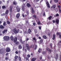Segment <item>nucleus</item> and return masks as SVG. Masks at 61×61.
<instances>
[{
  "label": "nucleus",
  "instance_id": "nucleus-42",
  "mask_svg": "<svg viewBox=\"0 0 61 61\" xmlns=\"http://www.w3.org/2000/svg\"><path fill=\"white\" fill-rule=\"evenodd\" d=\"M56 16H59V14H57L56 15Z\"/></svg>",
  "mask_w": 61,
  "mask_h": 61
},
{
  "label": "nucleus",
  "instance_id": "nucleus-60",
  "mask_svg": "<svg viewBox=\"0 0 61 61\" xmlns=\"http://www.w3.org/2000/svg\"><path fill=\"white\" fill-rule=\"evenodd\" d=\"M53 23H55V20H53Z\"/></svg>",
  "mask_w": 61,
  "mask_h": 61
},
{
  "label": "nucleus",
  "instance_id": "nucleus-18",
  "mask_svg": "<svg viewBox=\"0 0 61 61\" xmlns=\"http://www.w3.org/2000/svg\"><path fill=\"white\" fill-rule=\"evenodd\" d=\"M55 37H56V35H55L54 34L53 36V38H52V39H53V40H55Z\"/></svg>",
  "mask_w": 61,
  "mask_h": 61
},
{
  "label": "nucleus",
  "instance_id": "nucleus-32",
  "mask_svg": "<svg viewBox=\"0 0 61 61\" xmlns=\"http://www.w3.org/2000/svg\"><path fill=\"white\" fill-rule=\"evenodd\" d=\"M60 35V33H59V32H57V35Z\"/></svg>",
  "mask_w": 61,
  "mask_h": 61
},
{
  "label": "nucleus",
  "instance_id": "nucleus-5",
  "mask_svg": "<svg viewBox=\"0 0 61 61\" xmlns=\"http://www.w3.org/2000/svg\"><path fill=\"white\" fill-rule=\"evenodd\" d=\"M25 6V4H23V5H22V10L23 11H24V7Z\"/></svg>",
  "mask_w": 61,
  "mask_h": 61
},
{
  "label": "nucleus",
  "instance_id": "nucleus-53",
  "mask_svg": "<svg viewBox=\"0 0 61 61\" xmlns=\"http://www.w3.org/2000/svg\"><path fill=\"white\" fill-rule=\"evenodd\" d=\"M26 59L27 60H28V58L27 57L26 58Z\"/></svg>",
  "mask_w": 61,
  "mask_h": 61
},
{
  "label": "nucleus",
  "instance_id": "nucleus-12",
  "mask_svg": "<svg viewBox=\"0 0 61 61\" xmlns=\"http://www.w3.org/2000/svg\"><path fill=\"white\" fill-rule=\"evenodd\" d=\"M26 46L27 48V49H28V50L29 49V46L28 45V44H26Z\"/></svg>",
  "mask_w": 61,
  "mask_h": 61
},
{
  "label": "nucleus",
  "instance_id": "nucleus-59",
  "mask_svg": "<svg viewBox=\"0 0 61 61\" xmlns=\"http://www.w3.org/2000/svg\"><path fill=\"white\" fill-rule=\"evenodd\" d=\"M5 59L6 60H7L8 59V58H7V57H6L5 58Z\"/></svg>",
  "mask_w": 61,
  "mask_h": 61
},
{
  "label": "nucleus",
  "instance_id": "nucleus-48",
  "mask_svg": "<svg viewBox=\"0 0 61 61\" xmlns=\"http://www.w3.org/2000/svg\"><path fill=\"white\" fill-rule=\"evenodd\" d=\"M23 56H24V57L25 58V56H26V55H25L23 54Z\"/></svg>",
  "mask_w": 61,
  "mask_h": 61
},
{
  "label": "nucleus",
  "instance_id": "nucleus-52",
  "mask_svg": "<svg viewBox=\"0 0 61 61\" xmlns=\"http://www.w3.org/2000/svg\"><path fill=\"white\" fill-rule=\"evenodd\" d=\"M42 54L43 55H44V54H45V51H43L42 52Z\"/></svg>",
  "mask_w": 61,
  "mask_h": 61
},
{
  "label": "nucleus",
  "instance_id": "nucleus-13",
  "mask_svg": "<svg viewBox=\"0 0 61 61\" xmlns=\"http://www.w3.org/2000/svg\"><path fill=\"white\" fill-rule=\"evenodd\" d=\"M16 41H17V37H16L14 39V42L15 43Z\"/></svg>",
  "mask_w": 61,
  "mask_h": 61
},
{
  "label": "nucleus",
  "instance_id": "nucleus-35",
  "mask_svg": "<svg viewBox=\"0 0 61 61\" xmlns=\"http://www.w3.org/2000/svg\"><path fill=\"white\" fill-rule=\"evenodd\" d=\"M19 61H21V57H19Z\"/></svg>",
  "mask_w": 61,
  "mask_h": 61
},
{
  "label": "nucleus",
  "instance_id": "nucleus-57",
  "mask_svg": "<svg viewBox=\"0 0 61 61\" xmlns=\"http://www.w3.org/2000/svg\"><path fill=\"white\" fill-rule=\"evenodd\" d=\"M15 53L16 54H17L18 53V52L17 51H16Z\"/></svg>",
  "mask_w": 61,
  "mask_h": 61
},
{
  "label": "nucleus",
  "instance_id": "nucleus-24",
  "mask_svg": "<svg viewBox=\"0 0 61 61\" xmlns=\"http://www.w3.org/2000/svg\"><path fill=\"white\" fill-rule=\"evenodd\" d=\"M43 37L44 39H46L47 38V37H46V36H43Z\"/></svg>",
  "mask_w": 61,
  "mask_h": 61
},
{
  "label": "nucleus",
  "instance_id": "nucleus-55",
  "mask_svg": "<svg viewBox=\"0 0 61 61\" xmlns=\"http://www.w3.org/2000/svg\"><path fill=\"white\" fill-rule=\"evenodd\" d=\"M5 31H4V30L2 31V33H3V34H5Z\"/></svg>",
  "mask_w": 61,
  "mask_h": 61
},
{
  "label": "nucleus",
  "instance_id": "nucleus-39",
  "mask_svg": "<svg viewBox=\"0 0 61 61\" xmlns=\"http://www.w3.org/2000/svg\"><path fill=\"white\" fill-rule=\"evenodd\" d=\"M4 31H5V32H7V29H5V30H4Z\"/></svg>",
  "mask_w": 61,
  "mask_h": 61
},
{
  "label": "nucleus",
  "instance_id": "nucleus-40",
  "mask_svg": "<svg viewBox=\"0 0 61 61\" xmlns=\"http://www.w3.org/2000/svg\"><path fill=\"white\" fill-rule=\"evenodd\" d=\"M20 41L21 43H22V39H20Z\"/></svg>",
  "mask_w": 61,
  "mask_h": 61
},
{
  "label": "nucleus",
  "instance_id": "nucleus-11",
  "mask_svg": "<svg viewBox=\"0 0 61 61\" xmlns=\"http://www.w3.org/2000/svg\"><path fill=\"white\" fill-rule=\"evenodd\" d=\"M36 59V58H33L31 59L32 61H35Z\"/></svg>",
  "mask_w": 61,
  "mask_h": 61
},
{
  "label": "nucleus",
  "instance_id": "nucleus-30",
  "mask_svg": "<svg viewBox=\"0 0 61 61\" xmlns=\"http://www.w3.org/2000/svg\"><path fill=\"white\" fill-rule=\"evenodd\" d=\"M37 47V45H35V48H34V49L36 50V49Z\"/></svg>",
  "mask_w": 61,
  "mask_h": 61
},
{
  "label": "nucleus",
  "instance_id": "nucleus-45",
  "mask_svg": "<svg viewBox=\"0 0 61 61\" xmlns=\"http://www.w3.org/2000/svg\"><path fill=\"white\" fill-rule=\"evenodd\" d=\"M17 57H18V56H15V59H17Z\"/></svg>",
  "mask_w": 61,
  "mask_h": 61
},
{
  "label": "nucleus",
  "instance_id": "nucleus-20",
  "mask_svg": "<svg viewBox=\"0 0 61 61\" xmlns=\"http://www.w3.org/2000/svg\"><path fill=\"white\" fill-rule=\"evenodd\" d=\"M55 58L56 59H57V58H58V55L56 54V56L55 57Z\"/></svg>",
  "mask_w": 61,
  "mask_h": 61
},
{
  "label": "nucleus",
  "instance_id": "nucleus-36",
  "mask_svg": "<svg viewBox=\"0 0 61 61\" xmlns=\"http://www.w3.org/2000/svg\"><path fill=\"white\" fill-rule=\"evenodd\" d=\"M31 48H33L34 47V45H32L30 46Z\"/></svg>",
  "mask_w": 61,
  "mask_h": 61
},
{
  "label": "nucleus",
  "instance_id": "nucleus-56",
  "mask_svg": "<svg viewBox=\"0 0 61 61\" xmlns=\"http://www.w3.org/2000/svg\"><path fill=\"white\" fill-rule=\"evenodd\" d=\"M52 0H50V3H51H51H52Z\"/></svg>",
  "mask_w": 61,
  "mask_h": 61
},
{
  "label": "nucleus",
  "instance_id": "nucleus-29",
  "mask_svg": "<svg viewBox=\"0 0 61 61\" xmlns=\"http://www.w3.org/2000/svg\"><path fill=\"white\" fill-rule=\"evenodd\" d=\"M31 10L32 13H34V10H33V8H32Z\"/></svg>",
  "mask_w": 61,
  "mask_h": 61
},
{
  "label": "nucleus",
  "instance_id": "nucleus-3",
  "mask_svg": "<svg viewBox=\"0 0 61 61\" xmlns=\"http://www.w3.org/2000/svg\"><path fill=\"white\" fill-rule=\"evenodd\" d=\"M56 5H53L51 7V9H53L52 10H54L56 8Z\"/></svg>",
  "mask_w": 61,
  "mask_h": 61
},
{
  "label": "nucleus",
  "instance_id": "nucleus-22",
  "mask_svg": "<svg viewBox=\"0 0 61 61\" xmlns=\"http://www.w3.org/2000/svg\"><path fill=\"white\" fill-rule=\"evenodd\" d=\"M27 6L28 7H29V6H31V5L27 3Z\"/></svg>",
  "mask_w": 61,
  "mask_h": 61
},
{
  "label": "nucleus",
  "instance_id": "nucleus-4",
  "mask_svg": "<svg viewBox=\"0 0 61 61\" xmlns=\"http://www.w3.org/2000/svg\"><path fill=\"white\" fill-rule=\"evenodd\" d=\"M17 10L18 12H20V9L18 6H17Z\"/></svg>",
  "mask_w": 61,
  "mask_h": 61
},
{
  "label": "nucleus",
  "instance_id": "nucleus-7",
  "mask_svg": "<svg viewBox=\"0 0 61 61\" xmlns=\"http://www.w3.org/2000/svg\"><path fill=\"white\" fill-rule=\"evenodd\" d=\"M46 3L47 5V6L49 8H50V5L49 4V3H48V2H46Z\"/></svg>",
  "mask_w": 61,
  "mask_h": 61
},
{
  "label": "nucleus",
  "instance_id": "nucleus-50",
  "mask_svg": "<svg viewBox=\"0 0 61 61\" xmlns=\"http://www.w3.org/2000/svg\"><path fill=\"white\" fill-rule=\"evenodd\" d=\"M50 46H51V48H52V44L51 43L50 45Z\"/></svg>",
  "mask_w": 61,
  "mask_h": 61
},
{
  "label": "nucleus",
  "instance_id": "nucleus-37",
  "mask_svg": "<svg viewBox=\"0 0 61 61\" xmlns=\"http://www.w3.org/2000/svg\"><path fill=\"white\" fill-rule=\"evenodd\" d=\"M7 24H8V25H9L10 24V22L8 21H7Z\"/></svg>",
  "mask_w": 61,
  "mask_h": 61
},
{
  "label": "nucleus",
  "instance_id": "nucleus-47",
  "mask_svg": "<svg viewBox=\"0 0 61 61\" xmlns=\"http://www.w3.org/2000/svg\"><path fill=\"white\" fill-rule=\"evenodd\" d=\"M43 16H46V15L45 14V12H44L43 13Z\"/></svg>",
  "mask_w": 61,
  "mask_h": 61
},
{
  "label": "nucleus",
  "instance_id": "nucleus-31",
  "mask_svg": "<svg viewBox=\"0 0 61 61\" xmlns=\"http://www.w3.org/2000/svg\"><path fill=\"white\" fill-rule=\"evenodd\" d=\"M5 24H6V22H4L3 23V25L4 26H5Z\"/></svg>",
  "mask_w": 61,
  "mask_h": 61
},
{
  "label": "nucleus",
  "instance_id": "nucleus-33",
  "mask_svg": "<svg viewBox=\"0 0 61 61\" xmlns=\"http://www.w3.org/2000/svg\"><path fill=\"white\" fill-rule=\"evenodd\" d=\"M6 14H7L8 13V10H6Z\"/></svg>",
  "mask_w": 61,
  "mask_h": 61
},
{
  "label": "nucleus",
  "instance_id": "nucleus-51",
  "mask_svg": "<svg viewBox=\"0 0 61 61\" xmlns=\"http://www.w3.org/2000/svg\"><path fill=\"white\" fill-rule=\"evenodd\" d=\"M33 25L34 26H35V25H36V23H33Z\"/></svg>",
  "mask_w": 61,
  "mask_h": 61
},
{
  "label": "nucleus",
  "instance_id": "nucleus-14",
  "mask_svg": "<svg viewBox=\"0 0 61 61\" xmlns=\"http://www.w3.org/2000/svg\"><path fill=\"white\" fill-rule=\"evenodd\" d=\"M28 32L29 34H31V30L30 29H29L28 30Z\"/></svg>",
  "mask_w": 61,
  "mask_h": 61
},
{
  "label": "nucleus",
  "instance_id": "nucleus-23",
  "mask_svg": "<svg viewBox=\"0 0 61 61\" xmlns=\"http://www.w3.org/2000/svg\"><path fill=\"white\" fill-rule=\"evenodd\" d=\"M54 2L56 3H57L58 2V0H54Z\"/></svg>",
  "mask_w": 61,
  "mask_h": 61
},
{
  "label": "nucleus",
  "instance_id": "nucleus-15",
  "mask_svg": "<svg viewBox=\"0 0 61 61\" xmlns=\"http://www.w3.org/2000/svg\"><path fill=\"white\" fill-rule=\"evenodd\" d=\"M19 16H20V14H17L16 15V17L18 19L19 17Z\"/></svg>",
  "mask_w": 61,
  "mask_h": 61
},
{
  "label": "nucleus",
  "instance_id": "nucleus-9",
  "mask_svg": "<svg viewBox=\"0 0 61 61\" xmlns=\"http://www.w3.org/2000/svg\"><path fill=\"white\" fill-rule=\"evenodd\" d=\"M46 49L47 51H49L51 53V50H50V49L49 48H48L47 47V48Z\"/></svg>",
  "mask_w": 61,
  "mask_h": 61
},
{
  "label": "nucleus",
  "instance_id": "nucleus-6",
  "mask_svg": "<svg viewBox=\"0 0 61 61\" xmlns=\"http://www.w3.org/2000/svg\"><path fill=\"white\" fill-rule=\"evenodd\" d=\"M10 51H11L10 50V49L9 48H7L6 50V52H9Z\"/></svg>",
  "mask_w": 61,
  "mask_h": 61
},
{
  "label": "nucleus",
  "instance_id": "nucleus-62",
  "mask_svg": "<svg viewBox=\"0 0 61 61\" xmlns=\"http://www.w3.org/2000/svg\"><path fill=\"white\" fill-rule=\"evenodd\" d=\"M60 5H58V8H60Z\"/></svg>",
  "mask_w": 61,
  "mask_h": 61
},
{
  "label": "nucleus",
  "instance_id": "nucleus-2",
  "mask_svg": "<svg viewBox=\"0 0 61 61\" xmlns=\"http://www.w3.org/2000/svg\"><path fill=\"white\" fill-rule=\"evenodd\" d=\"M9 37L8 36H4L3 37V39L5 40V41H8L9 40Z\"/></svg>",
  "mask_w": 61,
  "mask_h": 61
},
{
  "label": "nucleus",
  "instance_id": "nucleus-38",
  "mask_svg": "<svg viewBox=\"0 0 61 61\" xmlns=\"http://www.w3.org/2000/svg\"><path fill=\"white\" fill-rule=\"evenodd\" d=\"M40 42L41 43H42V42H43V40L41 39L40 41Z\"/></svg>",
  "mask_w": 61,
  "mask_h": 61
},
{
  "label": "nucleus",
  "instance_id": "nucleus-34",
  "mask_svg": "<svg viewBox=\"0 0 61 61\" xmlns=\"http://www.w3.org/2000/svg\"><path fill=\"white\" fill-rule=\"evenodd\" d=\"M33 40H34L35 41V42H36V38H33Z\"/></svg>",
  "mask_w": 61,
  "mask_h": 61
},
{
  "label": "nucleus",
  "instance_id": "nucleus-27",
  "mask_svg": "<svg viewBox=\"0 0 61 61\" xmlns=\"http://www.w3.org/2000/svg\"><path fill=\"white\" fill-rule=\"evenodd\" d=\"M19 49H21L22 48V46H21V45H20L19 46Z\"/></svg>",
  "mask_w": 61,
  "mask_h": 61
},
{
  "label": "nucleus",
  "instance_id": "nucleus-21",
  "mask_svg": "<svg viewBox=\"0 0 61 61\" xmlns=\"http://www.w3.org/2000/svg\"><path fill=\"white\" fill-rule=\"evenodd\" d=\"M13 5H16L17 4V2H16L15 1H13Z\"/></svg>",
  "mask_w": 61,
  "mask_h": 61
},
{
  "label": "nucleus",
  "instance_id": "nucleus-28",
  "mask_svg": "<svg viewBox=\"0 0 61 61\" xmlns=\"http://www.w3.org/2000/svg\"><path fill=\"white\" fill-rule=\"evenodd\" d=\"M2 7L3 9H5L6 8V7H5V6H3Z\"/></svg>",
  "mask_w": 61,
  "mask_h": 61
},
{
  "label": "nucleus",
  "instance_id": "nucleus-64",
  "mask_svg": "<svg viewBox=\"0 0 61 61\" xmlns=\"http://www.w3.org/2000/svg\"><path fill=\"white\" fill-rule=\"evenodd\" d=\"M36 36H37V37H38V36H39V35L38 34H36Z\"/></svg>",
  "mask_w": 61,
  "mask_h": 61
},
{
  "label": "nucleus",
  "instance_id": "nucleus-44",
  "mask_svg": "<svg viewBox=\"0 0 61 61\" xmlns=\"http://www.w3.org/2000/svg\"><path fill=\"white\" fill-rule=\"evenodd\" d=\"M27 57H28L29 58L30 57V55H27Z\"/></svg>",
  "mask_w": 61,
  "mask_h": 61
},
{
  "label": "nucleus",
  "instance_id": "nucleus-19",
  "mask_svg": "<svg viewBox=\"0 0 61 61\" xmlns=\"http://www.w3.org/2000/svg\"><path fill=\"white\" fill-rule=\"evenodd\" d=\"M12 8H13V7L12 6H10V12H12Z\"/></svg>",
  "mask_w": 61,
  "mask_h": 61
},
{
  "label": "nucleus",
  "instance_id": "nucleus-16",
  "mask_svg": "<svg viewBox=\"0 0 61 61\" xmlns=\"http://www.w3.org/2000/svg\"><path fill=\"white\" fill-rule=\"evenodd\" d=\"M10 38L11 40H12V41L14 40V37L13 36H10Z\"/></svg>",
  "mask_w": 61,
  "mask_h": 61
},
{
  "label": "nucleus",
  "instance_id": "nucleus-54",
  "mask_svg": "<svg viewBox=\"0 0 61 61\" xmlns=\"http://www.w3.org/2000/svg\"><path fill=\"white\" fill-rule=\"evenodd\" d=\"M59 37L60 38H61V35H59Z\"/></svg>",
  "mask_w": 61,
  "mask_h": 61
},
{
  "label": "nucleus",
  "instance_id": "nucleus-61",
  "mask_svg": "<svg viewBox=\"0 0 61 61\" xmlns=\"http://www.w3.org/2000/svg\"><path fill=\"white\" fill-rule=\"evenodd\" d=\"M22 16H23V17H25V15H24L23 14H22Z\"/></svg>",
  "mask_w": 61,
  "mask_h": 61
},
{
  "label": "nucleus",
  "instance_id": "nucleus-41",
  "mask_svg": "<svg viewBox=\"0 0 61 61\" xmlns=\"http://www.w3.org/2000/svg\"><path fill=\"white\" fill-rule=\"evenodd\" d=\"M37 24L38 25H40V21H39L38 22H37Z\"/></svg>",
  "mask_w": 61,
  "mask_h": 61
},
{
  "label": "nucleus",
  "instance_id": "nucleus-46",
  "mask_svg": "<svg viewBox=\"0 0 61 61\" xmlns=\"http://www.w3.org/2000/svg\"><path fill=\"white\" fill-rule=\"evenodd\" d=\"M59 10L60 12L61 13V10L60 9V8L59 9Z\"/></svg>",
  "mask_w": 61,
  "mask_h": 61
},
{
  "label": "nucleus",
  "instance_id": "nucleus-25",
  "mask_svg": "<svg viewBox=\"0 0 61 61\" xmlns=\"http://www.w3.org/2000/svg\"><path fill=\"white\" fill-rule=\"evenodd\" d=\"M52 18V17L51 16H50L49 17H48V20H50Z\"/></svg>",
  "mask_w": 61,
  "mask_h": 61
},
{
  "label": "nucleus",
  "instance_id": "nucleus-26",
  "mask_svg": "<svg viewBox=\"0 0 61 61\" xmlns=\"http://www.w3.org/2000/svg\"><path fill=\"white\" fill-rule=\"evenodd\" d=\"M41 51L42 49H41L40 48L38 51L39 53H41Z\"/></svg>",
  "mask_w": 61,
  "mask_h": 61
},
{
  "label": "nucleus",
  "instance_id": "nucleus-1",
  "mask_svg": "<svg viewBox=\"0 0 61 61\" xmlns=\"http://www.w3.org/2000/svg\"><path fill=\"white\" fill-rule=\"evenodd\" d=\"M19 28L18 27H17L16 28H14L13 30V31L15 34H16L19 33V29H18V30H16V28Z\"/></svg>",
  "mask_w": 61,
  "mask_h": 61
},
{
  "label": "nucleus",
  "instance_id": "nucleus-43",
  "mask_svg": "<svg viewBox=\"0 0 61 61\" xmlns=\"http://www.w3.org/2000/svg\"><path fill=\"white\" fill-rule=\"evenodd\" d=\"M16 43V44H17V45H18V44H19V42H17Z\"/></svg>",
  "mask_w": 61,
  "mask_h": 61
},
{
  "label": "nucleus",
  "instance_id": "nucleus-49",
  "mask_svg": "<svg viewBox=\"0 0 61 61\" xmlns=\"http://www.w3.org/2000/svg\"><path fill=\"white\" fill-rule=\"evenodd\" d=\"M39 29H40V30H41V27L39 26Z\"/></svg>",
  "mask_w": 61,
  "mask_h": 61
},
{
  "label": "nucleus",
  "instance_id": "nucleus-58",
  "mask_svg": "<svg viewBox=\"0 0 61 61\" xmlns=\"http://www.w3.org/2000/svg\"><path fill=\"white\" fill-rule=\"evenodd\" d=\"M8 54H9L8 53H7L6 54V56H8Z\"/></svg>",
  "mask_w": 61,
  "mask_h": 61
},
{
  "label": "nucleus",
  "instance_id": "nucleus-63",
  "mask_svg": "<svg viewBox=\"0 0 61 61\" xmlns=\"http://www.w3.org/2000/svg\"><path fill=\"white\" fill-rule=\"evenodd\" d=\"M29 40V39H28V38H27L26 39V41H28Z\"/></svg>",
  "mask_w": 61,
  "mask_h": 61
},
{
  "label": "nucleus",
  "instance_id": "nucleus-17",
  "mask_svg": "<svg viewBox=\"0 0 61 61\" xmlns=\"http://www.w3.org/2000/svg\"><path fill=\"white\" fill-rule=\"evenodd\" d=\"M4 26H3L2 25H0V28L1 29H4Z\"/></svg>",
  "mask_w": 61,
  "mask_h": 61
},
{
  "label": "nucleus",
  "instance_id": "nucleus-8",
  "mask_svg": "<svg viewBox=\"0 0 61 61\" xmlns=\"http://www.w3.org/2000/svg\"><path fill=\"white\" fill-rule=\"evenodd\" d=\"M32 17L33 19H34V18H35V19H36V15H33Z\"/></svg>",
  "mask_w": 61,
  "mask_h": 61
},
{
  "label": "nucleus",
  "instance_id": "nucleus-10",
  "mask_svg": "<svg viewBox=\"0 0 61 61\" xmlns=\"http://www.w3.org/2000/svg\"><path fill=\"white\" fill-rule=\"evenodd\" d=\"M56 22L57 24H59V20L58 19H56Z\"/></svg>",
  "mask_w": 61,
  "mask_h": 61
}]
</instances>
